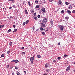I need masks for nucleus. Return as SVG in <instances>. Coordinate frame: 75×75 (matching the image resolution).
<instances>
[{
	"label": "nucleus",
	"mask_w": 75,
	"mask_h": 75,
	"mask_svg": "<svg viewBox=\"0 0 75 75\" xmlns=\"http://www.w3.org/2000/svg\"><path fill=\"white\" fill-rule=\"evenodd\" d=\"M41 26L42 27H45V24L43 23H42L41 24Z\"/></svg>",
	"instance_id": "obj_2"
},
{
	"label": "nucleus",
	"mask_w": 75,
	"mask_h": 75,
	"mask_svg": "<svg viewBox=\"0 0 75 75\" xmlns=\"http://www.w3.org/2000/svg\"><path fill=\"white\" fill-rule=\"evenodd\" d=\"M35 7L37 8H40V6L39 5H37Z\"/></svg>",
	"instance_id": "obj_17"
},
{
	"label": "nucleus",
	"mask_w": 75,
	"mask_h": 75,
	"mask_svg": "<svg viewBox=\"0 0 75 75\" xmlns=\"http://www.w3.org/2000/svg\"><path fill=\"white\" fill-rule=\"evenodd\" d=\"M65 4L66 5H68V4H69V3H68V2H65Z\"/></svg>",
	"instance_id": "obj_28"
},
{
	"label": "nucleus",
	"mask_w": 75,
	"mask_h": 75,
	"mask_svg": "<svg viewBox=\"0 0 75 75\" xmlns=\"http://www.w3.org/2000/svg\"><path fill=\"white\" fill-rule=\"evenodd\" d=\"M40 17H41V16L40 15H39L38 16V18H40Z\"/></svg>",
	"instance_id": "obj_35"
},
{
	"label": "nucleus",
	"mask_w": 75,
	"mask_h": 75,
	"mask_svg": "<svg viewBox=\"0 0 75 75\" xmlns=\"http://www.w3.org/2000/svg\"><path fill=\"white\" fill-rule=\"evenodd\" d=\"M7 53L8 54H10V51L9 50L8 51Z\"/></svg>",
	"instance_id": "obj_29"
},
{
	"label": "nucleus",
	"mask_w": 75,
	"mask_h": 75,
	"mask_svg": "<svg viewBox=\"0 0 75 75\" xmlns=\"http://www.w3.org/2000/svg\"><path fill=\"white\" fill-rule=\"evenodd\" d=\"M58 45H60V43H59V42L58 43Z\"/></svg>",
	"instance_id": "obj_54"
},
{
	"label": "nucleus",
	"mask_w": 75,
	"mask_h": 75,
	"mask_svg": "<svg viewBox=\"0 0 75 75\" xmlns=\"http://www.w3.org/2000/svg\"><path fill=\"white\" fill-rule=\"evenodd\" d=\"M42 11H43V12H45V8H42Z\"/></svg>",
	"instance_id": "obj_7"
},
{
	"label": "nucleus",
	"mask_w": 75,
	"mask_h": 75,
	"mask_svg": "<svg viewBox=\"0 0 75 75\" xmlns=\"http://www.w3.org/2000/svg\"><path fill=\"white\" fill-rule=\"evenodd\" d=\"M70 68H71V66H69L66 69V71H69L70 70Z\"/></svg>",
	"instance_id": "obj_3"
},
{
	"label": "nucleus",
	"mask_w": 75,
	"mask_h": 75,
	"mask_svg": "<svg viewBox=\"0 0 75 75\" xmlns=\"http://www.w3.org/2000/svg\"><path fill=\"white\" fill-rule=\"evenodd\" d=\"M21 54H23L24 55H25V52H22Z\"/></svg>",
	"instance_id": "obj_30"
},
{
	"label": "nucleus",
	"mask_w": 75,
	"mask_h": 75,
	"mask_svg": "<svg viewBox=\"0 0 75 75\" xmlns=\"http://www.w3.org/2000/svg\"><path fill=\"white\" fill-rule=\"evenodd\" d=\"M28 4H29V6L31 5V4H30V1L28 2Z\"/></svg>",
	"instance_id": "obj_31"
},
{
	"label": "nucleus",
	"mask_w": 75,
	"mask_h": 75,
	"mask_svg": "<svg viewBox=\"0 0 75 75\" xmlns=\"http://www.w3.org/2000/svg\"><path fill=\"white\" fill-rule=\"evenodd\" d=\"M44 30H45V31H46V29H44Z\"/></svg>",
	"instance_id": "obj_61"
},
{
	"label": "nucleus",
	"mask_w": 75,
	"mask_h": 75,
	"mask_svg": "<svg viewBox=\"0 0 75 75\" xmlns=\"http://www.w3.org/2000/svg\"><path fill=\"white\" fill-rule=\"evenodd\" d=\"M11 8H12V7H10L9 8V9H10V10H11Z\"/></svg>",
	"instance_id": "obj_50"
},
{
	"label": "nucleus",
	"mask_w": 75,
	"mask_h": 75,
	"mask_svg": "<svg viewBox=\"0 0 75 75\" xmlns=\"http://www.w3.org/2000/svg\"><path fill=\"white\" fill-rule=\"evenodd\" d=\"M68 56V55L67 54H64V57L65 58V57H67Z\"/></svg>",
	"instance_id": "obj_24"
},
{
	"label": "nucleus",
	"mask_w": 75,
	"mask_h": 75,
	"mask_svg": "<svg viewBox=\"0 0 75 75\" xmlns=\"http://www.w3.org/2000/svg\"><path fill=\"white\" fill-rule=\"evenodd\" d=\"M3 8V9H4V8Z\"/></svg>",
	"instance_id": "obj_64"
},
{
	"label": "nucleus",
	"mask_w": 75,
	"mask_h": 75,
	"mask_svg": "<svg viewBox=\"0 0 75 75\" xmlns=\"http://www.w3.org/2000/svg\"><path fill=\"white\" fill-rule=\"evenodd\" d=\"M15 69H18V67L16 66L15 67Z\"/></svg>",
	"instance_id": "obj_36"
},
{
	"label": "nucleus",
	"mask_w": 75,
	"mask_h": 75,
	"mask_svg": "<svg viewBox=\"0 0 75 75\" xmlns=\"http://www.w3.org/2000/svg\"><path fill=\"white\" fill-rule=\"evenodd\" d=\"M17 62H18V61L17 60H15V63L16 64V63H17Z\"/></svg>",
	"instance_id": "obj_12"
},
{
	"label": "nucleus",
	"mask_w": 75,
	"mask_h": 75,
	"mask_svg": "<svg viewBox=\"0 0 75 75\" xmlns=\"http://www.w3.org/2000/svg\"><path fill=\"white\" fill-rule=\"evenodd\" d=\"M24 12L25 14H28V12L27 11V9H25V10Z\"/></svg>",
	"instance_id": "obj_8"
},
{
	"label": "nucleus",
	"mask_w": 75,
	"mask_h": 75,
	"mask_svg": "<svg viewBox=\"0 0 75 75\" xmlns=\"http://www.w3.org/2000/svg\"><path fill=\"white\" fill-rule=\"evenodd\" d=\"M13 8H15V5H13Z\"/></svg>",
	"instance_id": "obj_52"
},
{
	"label": "nucleus",
	"mask_w": 75,
	"mask_h": 75,
	"mask_svg": "<svg viewBox=\"0 0 75 75\" xmlns=\"http://www.w3.org/2000/svg\"><path fill=\"white\" fill-rule=\"evenodd\" d=\"M41 33L42 34H43V35H45V32H42Z\"/></svg>",
	"instance_id": "obj_21"
},
{
	"label": "nucleus",
	"mask_w": 75,
	"mask_h": 75,
	"mask_svg": "<svg viewBox=\"0 0 75 75\" xmlns=\"http://www.w3.org/2000/svg\"><path fill=\"white\" fill-rule=\"evenodd\" d=\"M4 54H2L1 55V57H4Z\"/></svg>",
	"instance_id": "obj_34"
},
{
	"label": "nucleus",
	"mask_w": 75,
	"mask_h": 75,
	"mask_svg": "<svg viewBox=\"0 0 75 75\" xmlns=\"http://www.w3.org/2000/svg\"><path fill=\"white\" fill-rule=\"evenodd\" d=\"M9 1H11V0H9Z\"/></svg>",
	"instance_id": "obj_63"
},
{
	"label": "nucleus",
	"mask_w": 75,
	"mask_h": 75,
	"mask_svg": "<svg viewBox=\"0 0 75 75\" xmlns=\"http://www.w3.org/2000/svg\"><path fill=\"white\" fill-rule=\"evenodd\" d=\"M43 75H47V74H43Z\"/></svg>",
	"instance_id": "obj_56"
},
{
	"label": "nucleus",
	"mask_w": 75,
	"mask_h": 75,
	"mask_svg": "<svg viewBox=\"0 0 75 75\" xmlns=\"http://www.w3.org/2000/svg\"><path fill=\"white\" fill-rule=\"evenodd\" d=\"M34 59V57H32L30 58V61L31 62V64H33V61Z\"/></svg>",
	"instance_id": "obj_1"
},
{
	"label": "nucleus",
	"mask_w": 75,
	"mask_h": 75,
	"mask_svg": "<svg viewBox=\"0 0 75 75\" xmlns=\"http://www.w3.org/2000/svg\"><path fill=\"white\" fill-rule=\"evenodd\" d=\"M74 64H75V62L74 63Z\"/></svg>",
	"instance_id": "obj_62"
},
{
	"label": "nucleus",
	"mask_w": 75,
	"mask_h": 75,
	"mask_svg": "<svg viewBox=\"0 0 75 75\" xmlns=\"http://www.w3.org/2000/svg\"><path fill=\"white\" fill-rule=\"evenodd\" d=\"M68 18H69V17H66L65 19H66L67 20H68Z\"/></svg>",
	"instance_id": "obj_42"
},
{
	"label": "nucleus",
	"mask_w": 75,
	"mask_h": 75,
	"mask_svg": "<svg viewBox=\"0 0 75 75\" xmlns=\"http://www.w3.org/2000/svg\"><path fill=\"white\" fill-rule=\"evenodd\" d=\"M38 31V29H37L36 30V31Z\"/></svg>",
	"instance_id": "obj_58"
},
{
	"label": "nucleus",
	"mask_w": 75,
	"mask_h": 75,
	"mask_svg": "<svg viewBox=\"0 0 75 75\" xmlns=\"http://www.w3.org/2000/svg\"><path fill=\"white\" fill-rule=\"evenodd\" d=\"M59 4H61L62 3V1H61L59 0L58 2Z\"/></svg>",
	"instance_id": "obj_14"
},
{
	"label": "nucleus",
	"mask_w": 75,
	"mask_h": 75,
	"mask_svg": "<svg viewBox=\"0 0 75 75\" xmlns=\"http://www.w3.org/2000/svg\"><path fill=\"white\" fill-rule=\"evenodd\" d=\"M50 23L52 25V24H53V21H52V20H51L50 21Z\"/></svg>",
	"instance_id": "obj_13"
},
{
	"label": "nucleus",
	"mask_w": 75,
	"mask_h": 75,
	"mask_svg": "<svg viewBox=\"0 0 75 75\" xmlns=\"http://www.w3.org/2000/svg\"><path fill=\"white\" fill-rule=\"evenodd\" d=\"M50 69H47L46 71V72H49V71H50Z\"/></svg>",
	"instance_id": "obj_19"
},
{
	"label": "nucleus",
	"mask_w": 75,
	"mask_h": 75,
	"mask_svg": "<svg viewBox=\"0 0 75 75\" xmlns=\"http://www.w3.org/2000/svg\"><path fill=\"white\" fill-rule=\"evenodd\" d=\"M69 9H71V8H72V6H71V5H70L69 6Z\"/></svg>",
	"instance_id": "obj_27"
},
{
	"label": "nucleus",
	"mask_w": 75,
	"mask_h": 75,
	"mask_svg": "<svg viewBox=\"0 0 75 75\" xmlns=\"http://www.w3.org/2000/svg\"><path fill=\"white\" fill-rule=\"evenodd\" d=\"M35 3L36 4H37V3H38V1L37 0V1H35Z\"/></svg>",
	"instance_id": "obj_38"
},
{
	"label": "nucleus",
	"mask_w": 75,
	"mask_h": 75,
	"mask_svg": "<svg viewBox=\"0 0 75 75\" xmlns=\"http://www.w3.org/2000/svg\"><path fill=\"white\" fill-rule=\"evenodd\" d=\"M4 26V25H0V28H2V27H3Z\"/></svg>",
	"instance_id": "obj_16"
},
{
	"label": "nucleus",
	"mask_w": 75,
	"mask_h": 75,
	"mask_svg": "<svg viewBox=\"0 0 75 75\" xmlns=\"http://www.w3.org/2000/svg\"><path fill=\"white\" fill-rule=\"evenodd\" d=\"M56 62V61L55 60H53V62Z\"/></svg>",
	"instance_id": "obj_53"
},
{
	"label": "nucleus",
	"mask_w": 75,
	"mask_h": 75,
	"mask_svg": "<svg viewBox=\"0 0 75 75\" xmlns=\"http://www.w3.org/2000/svg\"><path fill=\"white\" fill-rule=\"evenodd\" d=\"M33 14H34V16H35V15H36V13H34Z\"/></svg>",
	"instance_id": "obj_46"
},
{
	"label": "nucleus",
	"mask_w": 75,
	"mask_h": 75,
	"mask_svg": "<svg viewBox=\"0 0 75 75\" xmlns=\"http://www.w3.org/2000/svg\"><path fill=\"white\" fill-rule=\"evenodd\" d=\"M16 74H17V75H21V74L19 73V72H18V71H17V73H16Z\"/></svg>",
	"instance_id": "obj_15"
},
{
	"label": "nucleus",
	"mask_w": 75,
	"mask_h": 75,
	"mask_svg": "<svg viewBox=\"0 0 75 75\" xmlns=\"http://www.w3.org/2000/svg\"><path fill=\"white\" fill-rule=\"evenodd\" d=\"M52 0H49L50 2H52Z\"/></svg>",
	"instance_id": "obj_48"
},
{
	"label": "nucleus",
	"mask_w": 75,
	"mask_h": 75,
	"mask_svg": "<svg viewBox=\"0 0 75 75\" xmlns=\"http://www.w3.org/2000/svg\"><path fill=\"white\" fill-rule=\"evenodd\" d=\"M57 59H59V60L61 59V57H58L57 58Z\"/></svg>",
	"instance_id": "obj_40"
},
{
	"label": "nucleus",
	"mask_w": 75,
	"mask_h": 75,
	"mask_svg": "<svg viewBox=\"0 0 75 75\" xmlns=\"http://www.w3.org/2000/svg\"><path fill=\"white\" fill-rule=\"evenodd\" d=\"M13 68V67H12L10 68Z\"/></svg>",
	"instance_id": "obj_60"
},
{
	"label": "nucleus",
	"mask_w": 75,
	"mask_h": 75,
	"mask_svg": "<svg viewBox=\"0 0 75 75\" xmlns=\"http://www.w3.org/2000/svg\"><path fill=\"white\" fill-rule=\"evenodd\" d=\"M12 75H14V73L13 72Z\"/></svg>",
	"instance_id": "obj_47"
},
{
	"label": "nucleus",
	"mask_w": 75,
	"mask_h": 75,
	"mask_svg": "<svg viewBox=\"0 0 75 75\" xmlns=\"http://www.w3.org/2000/svg\"><path fill=\"white\" fill-rule=\"evenodd\" d=\"M13 26L14 28H15V27H16V25H13Z\"/></svg>",
	"instance_id": "obj_39"
},
{
	"label": "nucleus",
	"mask_w": 75,
	"mask_h": 75,
	"mask_svg": "<svg viewBox=\"0 0 75 75\" xmlns=\"http://www.w3.org/2000/svg\"><path fill=\"white\" fill-rule=\"evenodd\" d=\"M12 45H13V43L12 42H11L9 43V45H10V46H11Z\"/></svg>",
	"instance_id": "obj_18"
},
{
	"label": "nucleus",
	"mask_w": 75,
	"mask_h": 75,
	"mask_svg": "<svg viewBox=\"0 0 75 75\" xmlns=\"http://www.w3.org/2000/svg\"><path fill=\"white\" fill-rule=\"evenodd\" d=\"M11 1H14V0H11Z\"/></svg>",
	"instance_id": "obj_57"
},
{
	"label": "nucleus",
	"mask_w": 75,
	"mask_h": 75,
	"mask_svg": "<svg viewBox=\"0 0 75 75\" xmlns=\"http://www.w3.org/2000/svg\"><path fill=\"white\" fill-rule=\"evenodd\" d=\"M61 25H58L57 26L58 27H59V28H61Z\"/></svg>",
	"instance_id": "obj_32"
},
{
	"label": "nucleus",
	"mask_w": 75,
	"mask_h": 75,
	"mask_svg": "<svg viewBox=\"0 0 75 75\" xmlns=\"http://www.w3.org/2000/svg\"><path fill=\"white\" fill-rule=\"evenodd\" d=\"M25 24H26L25 22L23 23V25H24Z\"/></svg>",
	"instance_id": "obj_33"
},
{
	"label": "nucleus",
	"mask_w": 75,
	"mask_h": 75,
	"mask_svg": "<svg viewBox=\"0 0 75 75\" xmlns=\"http://www.w3.org/2000/svg\"><path fill=\"white\" fill-rule=\"evenodd\" d=\"M67 12H68V14H71V11H70L69 10H67Z\"/></svg>",
	"instance_id": "obj_10"
},
{
	"label": "nucleus",
	"mask_w": 75,
	"mask_h": 75,
	"mask_svg": "<svg viewBox=\"0 0 75 75\" xmlns=\"http://www.w3.org/2000/svg\"><path fill=\"white\" fill-rule=\"evenodd\" d=\"M33 18H34V19H35V20H37V18L35 16H33Z\"/></svg>",
	"instance_id": "obj_22"
},
{
	"label": "nucleus",
	"mask_w": 75,
	"mask_h": 75,
	"mask_svg": "<svg viewBox=\"0 0 75 75\" xmlns=\"http://www.w3.org/2000/svg\"><path fill=\"white\" fill-rule=\"evenodd\" d=\"M8 67H9V65H7V68H8Z\"/></svg>",
	"instance_id": "obj_51"
},
{
	"label": "nucleus",
	"mask_w": 75,
	"mask_h": 75,
	"mask_svg": "<svg viewBox=\"0 0 75 75\" xmlns=\"http://www.w3.org/2000/svg\"><path fill=\"white\" fill-rule=\"evenodd\" d=\"M46 31H48V28L46 29Z\"/></svg>",
	"instance_id": "obj_41"
},
{
	"label": "nucleus",
	"mask_w": 75,
	"mask_h": 75,
	"mask_svg": "<svg viewBox=\"0 0 75 75\" xmlns=\"http://www.w3.org/2000/svg\"><path fill=\"white\" fill-rule=\"evenodd\" d=\"M24 72L25 73V74H26V71H24Z\"/></svg>",
	"instance_id": "obj_55"
},
{
	"label": "nucleus",
	"mask_w": 75,
	"mask_h": 75,
	"mask_svg": "<svg viewBox=\"0 0 75 75\" xmlns=\"http://www.w3.org/2000/svg\"><path fill=\"white\" fill-rule=\"evenodd\" d=\"M60 30L61 31H63V30H64V27L62 26H61L60 27Z\"/></svg>",
	"instance_id": "obj_6"
},
{
	"label": "nucleus",
	"mask_w": 75,
	"mask_h": 75,
	"mask_svg": "<svg viewBox=\"0 0 75 75\" xmlns=\"http://www.w3.org/2000/svg\"><path fill=\"white\" fill-rule=\"evenodd\" d=\"M72 13H75V10H73L72 11Z\"/></svg>",
	"instance_id": "obj_44"
},
{
	"label": "nucleus",
	"mask_w": 75,
	"mask_h": 75,
	"mask_svg": "<svg viewBox=\"0 0 75 75\" xmlns=\"http://www.w3.org/2000/svg\"><path fill=\"white\" fill-rule=\"evenodd\" d=\"M37 57H38V58H41V56L40 55H38L37 56Z\"/></svg>",
	"instance_id": "obj_20"
},
{
	"label": "nucleus",
	"mask_w": 75,
	"mask_h": 75,
	"mask_svg": "<svg viewBox=\"0 0 75 75\" xmlns=\"http://www.w3.org/2000/svg\"><path fill=\"white\" fill-rule=\"evenodd\" d=\"M40 29L41 31H42L44 30V28H40Z\"/></svg>",
	"instance_id": "obj_25"
},
{
	"label": "nucleus",
	"mask_w": 75,
	"mask_h": 75,
	"mask_svg": "<svg viewBox=\"0 0 75 75\" xmlns=\"http://www.w3.org/2000/svg\"><path fill=\"white\" fill-rule=\"evenodd\" d=\"M64 11L62 10L61 11V13H64Z\"/></svg>",
	"instance_id": "obj_26"
},
{
	"label": "nucleus",
	"mask_w": 75,
	"mask_h": 75,
	"mask_svg": "<svg viewBox=\"0 0 75 75\" xmlns=\"http://www.w3.org/2000/svg\"><path fill=\"white\" fill-rule=\"evenodd\" d=\"M50 66V64L49 63H47L45 65V68H47V67H48Z\"/></svg>",
	"instance_id": "obj_4"
},
{
	"label": "nucleus",
	"mask_w": 75,
	"mask_h": 75,
	"mask_svg": "<svg viewBox=\"0 0 75 75\" xmlns=\"http://www.w3.org/2000/svg\"><path fill=\"white\" fill-rule=\"evenodd\" d=\"M10 18H13V17H11V16H10Z\"/></svg>",
	"instance_id": "obj_59"
},
{
	"label": "nucleus",
	"mask_w": 75,
	"mask_h": 75,
	"mask_svg": "<svg viewBox=\"0 0 75 75\" xmlns=\"http://www.w3.org/2000/svg\"><path fill=\"white\" fill-rule=\"evenodd\" d=\"M33 30H34L35 29V27H33Z\"/></svg>",
	"instance_id": "obj_49"
},
{
	"label": "nucleus",
	"mask_w": 75,
	"mask_h": 75,
	"mask_svg": "<svg viewBox=\"0 0 75 75\" xmlns=\"http://www.w3.org/2000/svg\"><path fill=\"white\" fill-rule=\"evenodd\" d=\"M11 30L10 29L8 30V32H11Z\"/></svg>",
	"instance_id": "obj_37"
},
{
	"label": "nucleus",
	"mask_w": 75,
	"mask_h": 75,
	"mask_svg": "<svg viewBox=\"0 0 75 75\" xmlns=\"http://www.w3.org/2000/svg\"><path fill=\"white\" fill-rule=\"evenodd\" d=\"M21 49L22 50H24V47H22Z\"/></svg>",
	"instance_id": "obj_43"
},
{
	"label": "nucleus",
	"mask_w": 75,
	"mask_h": 75,
	"mask_svg": "<svg viewBox=\"0 0 75 75\" xmlns=\"http://www.w3.org/2000/svg\"><path fill=\"white\" fill-rule=\"evenodd\" d=\"M31 12L32 13H33H33H34V9H31Z\"/></svg>",
	"instance_id": "obj_9"
},
{
	"label": "nucleus",
	"mask_w": 75,
	"mask_h": 75,
	"mask_svg": "<svg viewBox=\"0 0 75 75\" xmlns=\"http://www.w3.org/2000/svg\"><path fill=\"white\" fill-rule=\"evenodd\" d=\"M29 22V20H28L26 21L25 22V23H26V24H27L28 23V22Z\"/></svg>",
	"instance_id": "obj_11"
},
{
	"label": "nucleus",
	"mask_w": 75,
	"mask_h": 75,
	"mask_svg": "<svg viewBox=\"0 0 75 75\" xmlns=\"http://www.w3.org/2000/svg\"><path fill=\"white\" fill-rule=\"evenodd\" d=\"M11 62H15V60H12L11 61Z\"/></svg>",
	"instance_id": "obj_45"
},
{
	"label": "nucleus",
	"mask_w": 75,
	"mask_h": 75,
	"mask_svg": "<svg viewBox=\"0 0 75 75\" xmlns=\"http://www.w3.org/2000/svg\"><path fill=\"white\" fill-rule=\"evenodd\" d=\"M16 31H17V29H14L13 32L15 33V32H16Z\"/></svg>",
	"instance_id": "obj_23"
},
{
	"label": "nucleus",
	"mask_w": 75,
	"mask_h": 75,
	"mask_svg": "<svg viewBox=\"0 0 75 75\" xmlns=\"http://www.w3.org/2000/svg\"><path fill=\"white\" fill-rule=\"evenodd\" d=\"M48 20H47V19H46V18H45L43 19V21L45 23H47V22Z\"/></svg>",
	"instance_id": "obj_5"
}]
</instances>
